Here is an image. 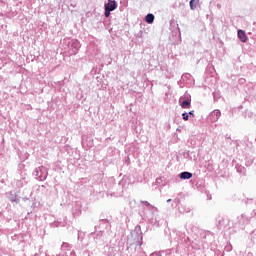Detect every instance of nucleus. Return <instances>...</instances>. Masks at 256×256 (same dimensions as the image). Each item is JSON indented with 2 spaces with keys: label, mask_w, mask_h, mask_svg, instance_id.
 Masks as SVG:
<instances>
[{
  "label": "nucleus",
  "mask_w": 256,
  "mask_h": 256,
  "mask_svg": "<svg viewBox=\"0 0 256 256\" xmlns=\"http://www.w3.org/2000/svg\"><path fill=\"white\" fill-rule=\"evenodd\" d=\"M105 9L109 11H115L117 9V3L113 0H108V3L105 4Z\"/></svg>",
  "instance_id": "obj_1"
},
{
  "label": "nucleus",
  "mask_w": 256,
  "mask_h": 256,
  "mask_svg": "<svg viewBox=\"0 0 256 256\" xmlns=\"http://www.w3.org/2000/svg\"><path fill=\"white\" fill-rule=\"evenodd\" d=\"M238 37L242 43H247V34H245V31L238 30Z\"/></svg>",
  "instance_id": "obj_2"
},
{
  "label": "nucleus",
  "mask_w": 256,
  "mask_h": 256,
  "mask_svg": "<svg viewBox=\"0 0 256 256\" xmlns=\"http://www.w3.org/2000/svg\"><path fill=\"white\" fill-rule=\"evenodd\" d=\"M182 109H191V100H186L180 103Z\"/></svg>",
  "instance_id": "obj_3"
},
{
  "label": "nucleus",
  "mask_w": 256,
  "mask_h": 256,
  "mask_svg": "<svg viewBox=\"0 0 256 256\" xmlns=\"http://www.w3.org/2000/svg\"><path fill=\"white\" fill-rule=\"evenodd\" d=\"M193 174L191 172H182L180 173V179H191Z\"/></svg>",
  "instance_id": "obj_4"
},
{
  "label": "nucleus",
  "mask_w": 256,
  "mask_h": 256,
  "mask_svg": "<svg viewBox=\"0 0 256 256\" xmlns=\"http://www.w3.org/2000/svg\"><path fill=\"white\" fill-rule=\"evenodd\" d=\"M153 21H155V16L153 14L146 15V23L151 24Z\"/></svg>",
  "instance_id": "obj_5"
},
{
  "label": "nucleus",
  "mask_w": 256,
  "mask_h": 256,
  "mask_svg": "<svg viewBox=\"0 0 256 256\" xmlns=\"http://www.w3.org/2000/svg\"><path fill=\"white\" fill-rule=\"evenodd\" d=\"M197 3H199V0H191L190 1V9H192V11H194L195 9V4L197 5Z\"/></svg>",
  "instance_id": "obj_6"
},
{
  "label": "nucleus",
  "mask_w": 256,
  "mask_h": 256,
  "mask_svg": "<svg viewBox=\"0 0 256 256\" xmlns=\"http://www.w3.org/2000/svg\"><path fill=\"white\" fill-rule=\"evenodd\" d=\"M104 15H105V17H109V15H111V10H109V8H105Z\"/></svg>",
  "instance_id": "obj_7"
},
{
  "label": "nucleus",
  "mask_w": 256,
  "mask_h": 256,
  "mask_svg": "<svg viewBox=\"0 0 256 256\" xmlns=\"http://www.w3.org/2000/svg\"><path fill=\"white\" fill-rule=\"evenodd\" d=\"M182 117H183L184 121H189V114L183 113Z\"/></svg>",
  "instance_id": "obj_8"
},
{
  "label": "nucleus",
  "mask_w": 256,
  "mask_h": 256,
  "mask_svg": "<svg viewBox=\"0 0 256 256\" xmlns=\"http://www.w3.org/2000/svg\"><path fill=\"white\" fill-rule=\"evenodd\" d=\"M193 113H194V111H190V112H189V115H192V117H193Z\"/></svg>",
  "instance_id": "obj_9"
},
{
  "label": "nucleus",
  "mask_w": 256,
  "mask_h": 256,
  "mask_svg": "<svg viewBox=\"0 0 256 256\" xmlns=\"http://www.w3.org/2000/svg\"><path fill=\"white\" fill-rule=\"evenodd\" d=\"M167 203H171V199H168V200H167Z\"/></svg>",
  "instance_id": "obj_10"
}]
</instances>
